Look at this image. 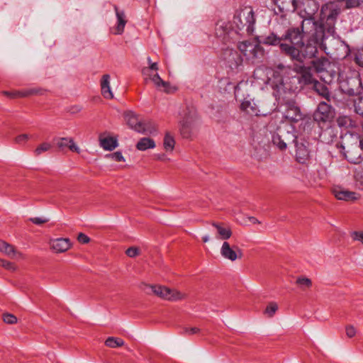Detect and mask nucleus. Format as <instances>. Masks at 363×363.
I'll list each match as a JSON object with an SVG mask.
<instances>
[{"mask_svg": "<svg viewBox=\"0 0 363 363\" xmlns=\"http://www.w3.org/2000/svg\"><path fill=\"white\" fill-rule=\"evenodd\" d=\"M265 45H279L281 51L292 61L303 63L306 60L315 58L318 46L317 40L306 35L300 28H288L284 34L278 35L272 33L263 39Z\"/></svg>", "mask_w": 363, "mask_h": 363, "instance_id": "obj_1", "label": "nucleus"}, {"mask_svg": "<svg viewBox=\"0 0 363 363\" xmlns=\"http://www.w3.org/2000/svg\"><path fill=\"white\" fill-rule=\"evenodd\" d=\"M296 69L295 72L289 66L279 65L273 69L267 83L274 97L285 99L295 94L298 84L301 83L311 86L318 82L313 76L310 67L299 65Z\"/></svg>", "mask_w": 363, "mask_h": 363, "instance_id": "obj_2", "label": "nucleus"}, {"mask_svg": "<svg viewBox=\"0 0 363 363\" xmlns=\"http://www.w3.org/2000/svg\"><path fill=\"white\" fill-rule=\"evenodd\" d=\"M297 9L299 10V15L302 18L300 30L322 45V39L325 36L324 30L313 18L319 10V4L315 0H303L298 1Z\"/></svg>", "mask_w": 363, "mask_h": 363, "instance_id": "obj_3", "label": "nucleus"}, {"mask_svg": "<svg viewBox=\"0 0 363 363\" xmlns=\"http://www.w3.org/2000/svg\"><path fill=\"white\" fill-rule=\"evenodd\" d=\"M256 23L254 11L252 7L240 8L233 16V24L238 32L247 33L252 35L254 31V25Z\"/></svg>", "mask_w": 363, "mask_h": 363, "instance_id": "obj_4", "label": "nucleus"}, {"mask_svg": "<svg viewBox=\"0 0 363 363\" xmlns=\"http://www.w3.org/2000/svg\"><path fill=\"white\" fill-rule=\"evenodd\" d=\"M147 63H149V67L142 69V74L144 76L145 82L150 79L155 84L157 89L168 94L170 93L169 83L162 79L159 74L157 73V71L159 70L157 62H152L150 57H147Z\"/></svg>", "mask_w": 363, "mask_h": 363, "instance_id": "obj_5", "label": "nucleus"}, {"mask_svg": "<svg viewBox=\"0 0 363 363\" xmlns=\"http://www.w3.org/2000/svg\"><path fill=\"white\" fill-rule=\"evenodd\" d=\"M151 290V292L160 298H164L169 301H178L184 299L185 294L180 292L177 289H170L168 287L161 285H146Z\"/></svg>", "mask_w": 363, "mask_h": 363, "instance_id": "obj_6", "label": "nucleus"}, {"mask_svg": "<svg viewBox=\"0 0 363 363\" xmlns=\"http://www.w3.org/2000/svg\"><path fill=\"white\" fill-rule=\"evenodd\" d=\"M278 104L286 105L284 111V117L291 123H297L302 120L303 115L296 102L292 100V96H289L285 99L275 97Z\"/></svg>", "mask_w": 363, "mask_h": 363, "instance_id": "obj_7", "label": "nucleus"}, {"mask_svg": "<svg viewBox=\"0 0 363 363\" xmlns=\"http://www.w3.org/2000/svg\"><path fill=\"white\" fill-rule=\"evenodd\" d=\"M339 15V10L336 9H330L329 13L326 15L325 23H318V26H323L325 36L322 39V44H319L318 48L326 52V46L324 43L325 39L333 35L335 33V23L336 18Z\"/></svg>", "mask_w": 363, "mask_h": 363, "instance_id": "obj_8", "label": "nucleus"}, {"mask_svg": "<svg viewBox=\"0 0 363 363\" xmlns=\"http://www.w3.org/2000/svg\"><path fill=\"white\" fill-rule=\"evenodd\" d=\"M238 48L248 60L259 58L262 57L264 54L263 48L256 42L249 40L240 42Z\"/></svg>", "mask_w": 363, "mask_h": 363, "instance_id": "obj_9", "label": "nucleus"}, {"mask_svg": "<svg viewBox=\"0 0 363 363\" xmlns=\"http://www.w3.org/2000/svg\"><path fill=\"white\" fill-rule=\"evenodd\" d=\"M334 117L332 107L325 102H320L315 111L313 118L318 123H326L330 122Z\"/></svg>", "mask_w": 363, "mask_h": 363, "instance_id": "obj_10", "label": "nucleus"}, {"mask_svg": "<svg viewBox=\"0 0 363 363\" xmlns=\"http://www.w3.org/2000/svg\"><path fill=\"white\" fill-rule=\"evenodd\" d=\"M196 114L194 110L189 111V115H185L184 119L180 121V133L184 138L188 139L191 135V130L194 126Z\"/></svg>", "mask_w": 363, "mask_h": 363, "instance_id": "obj_11", "label": "nucleus"}, {"mask_svg": "<svg viewBox=\"0 0 363 363\" xmlns=\"http://www.w3.org/2000/svg\"><path fill=\"white\" fill-rule=\"evenodd\" d=\"M220 254L224 259L232 262L241 259L242 257V252L239 247L237 246L231 247L226 241L223 243L221 249H220Z\"/></svg>", "mask_w": 363, "mask_h": 363, "instance_id": "obj_12", "label": "nucleus"}, {"mask_svg": "<svg viewBox=\"0 0 363 363\" xmlns=\"http://www.w3.org/2000/svg\"><path fill=\"white\" fill-rule=\"evenodd\" d=\"M240 109L246 112L249 116H263L268 115L269 111H262L258 104L254 100L244 99L240 105Z\"/></svg>", "mask_w": 363, "mask_h": 363, "instance_id": "obj_13", "label": "nucleus"}, {"mask_svg": "<svg viewBox=\"0 0 363 363\" xmlns=\"http://www.w3.org/2000/svg\"><path fill=\"white\" fill-rule=\"evenodd\" d=\"M363 140H360L359 145H355L352 149L345 152V157L350 163L359 164L362 161Z\"/></svg>", "mask_w": 363, "mask_h": 363, "instance_id": "obj_14", "label": "nucleus"}, {"mask_svg": "<svg viewBox=\"0 0 363 363\" xmlns=\"http://www.w3.org/2000/svg\"><path fill=\"white\" fill-rule=\"evenodd\" d=\"M346 86L345 91L346 94L350 96L358 95L363 92L362 82L359 77L350 78L346 82Z\"/></svg>", "mask_w": 363, "mask_h": 363, "instance_id": "obj_15", "label": "nucleus"}, {"mask_svg": "<svg viewBox=\"0 0 363 363\" xmlns=\"http://www.w3.org/2000/svg\"><path fill=\"white\" fill-rule=\"evenodd\" d=\"M276 6L281 16L288 12H293L297 9L298 1L296 0H276Z\"/></svg>", "mask_w": 363, "mask_h": 363, "instance_id": "obj_16", "label": "nucleus"}, {"mask_svg": "<svg viewBox=\"0 0 363 363\" xmlns=\"http://www.w3.org/2000/svg\"><path fill=\"white\" fill-rule=\"evenodd\" d=\"M224 60L228 64V66L232 69L238 67L242 62V58L236 50L227 48L223 52Z\"/></svg>", "mask_w": 363, "mask_h": 363, "instance_id": "obj_17", "label": "nucleus"}, {"mask_svg": "<svg viewBox=\"0 0 363 363\" xmlns=\"http://www.w3.org/2000/svg\"><path fill=\"white\" fill-rule=\"evenodd\" d=\"M0 252L13 259H21L23 257L22 253L16 250L15 247L8 242L0 240Z\"/></svg>", "mask_w": 363, "mask_h": 363, "instance_id": "obj_18", "label": "nucleus"}, {"mask_svg": "<svg viewBox=\"0 0 363 363\" xmlns=\"http://www.w3.org/2000/svg\"><path fill=\"white\" fill-rule=\"evenodd\" d=\"M232 33L233 30L230 28L228 23L223 20H219L215 26V33L219 38H223V40H225Z\"/></svg>", "mask_w": 363, "mask_h": 363, "instance_id": "obj_19", "label": "nucleus"}, {"mask_svg": "<svg viewBox=\"0 0 363 363\" xmlns=\"http://www.w3.org/2000/svg\"><path fill=\"white\" fill-rule=\"evenodd\" d=\"M125 120L128 126L135 132L141 131L140 128L142 125L143 121L138 119L135 113L131 111H128L125 113Z\"/></svg>", "mask_w": 363, "mask_h": 363, "instance_id": "obj_20", "label": "nucleus"}, {"mask_svg": "<svg viewBox=\"0 0 363 363\" xmlns=\"http://www.w3.org/2000/svg\"><path fill=\"white\" fill-rule=\"evenodd\" d=\"M212 225L217 230L216 238L222 240H228L233 235L230 227L225 226L222 223H212Z\"/></svg>", "mask_w": 363, "mask_h": 363, "instance_id": "obj_21", "label": "nucleus"}, {"mask_svg": "<svg viewBox=\"0 0 363 363\" xmlns=\"http://www.w3.org/2000/svg\"><path fill=\"white\" fill-rule=\"evenodd\" d=\"M111 76L106 74L102 76L101 80V94L103 97L111 99L113 98V94L111 89Z\"/></svg>", "mask_w": 363, "mask_h": 363, "instance_id": "obj_22", "label": "nucleus"}, {"mask_svg": "<svg viewBox=\"0 0 363 363\" xmlns=\"http://www.w3.org/2000/svg\"><path fill=\"white\" fill-rule=\"evenodd\" d=\"M310 157V152L308 148L303 143L296 144V161L301 164H305Z\"/></svg>", "mask_w": 363, "mask_h": 363, "instance_id": "obj_23", "label": "nucleus"}, {"mask_svg": "<svg viewBox=\"0 0 363 363\" xmlns=\"http://www.w3.org/2000/svg\"><path fill=\"white\" fill-rule=\"evenodd\" d=\"M116 11V16L117 18V26L116 28V34L121 35L123 32V29L125 28V24L127 23L126 16L125 11L118 9V8L115 6L113 7Z\"/></svg>", "mask_w": 363, "mask_h": 363, "instance_id": "obj_24", "label": "nucleus"}, {"mask_svg": "<svg viewBox=\"0 0 363 363\" xmlns=\"http://www.w3.org/2000/svg\"><path fill=\"white\" fill-rule=\"evenodd\" d=\"M51 247L55 252H65L70 247L69 239L58 238L51 242Z\"/></svg>", "mask_w": 363, "mask_h": 363, "instance_id": "obj_25", "label": "nucleus"}, {"mask_svg": "<svg viewBox=\"0 0 363 363\" xmlns=\"http://www.w3.org/2000/svg\"><path fill=\"white\" fill-rule=\"evenodd\" d=\"M335 137V134L334 133V129L329 125H328L325 128H321L319 138L322 143L330 144L333 140H334Z\"/></svg>", "mask_w": 363, "mask_h": 363, "instance_id": "obj_26", "label": "nucleus"}, {"mask_svg": "<svg viewBox=\"0 0 363 363\" xmlns=\"http://www.w3.org/2000/svg\"><path fill=\"white\" fill-rule=\"evenodd\" d=\"M56 144L57 147L61 150L69 147L72 152H79V147L74 143L72 139L61 138L57 140Z\"/></svg>", "mask_w": 363, "mask_h": 363, "instance_id": "obj_27", "label": "nucleus"}, {"mask_svg": "<svg viewBox=\"0 0 363 363\" xmlns=\"http://www.w3.org/2000/svg\"><path fill=\"white\" fill-rule=\"evenodd\" d=\"M140 129L141 131H137V133L145 135H155L157 132L155 123L151 121H143Z\"/></svg>", "mask_w": 363, "mask_h": 363, "instance_id": "obj_28", "label": "nucleus"}, {"mask_svg": "<svg viewBox=\"0 0 363 363\" xmlns=\"http://www.w3.org/2000/svg\"><path fill=\"white\" fill-rule=\"evenodd\" d=\"M334 194L336 199L346 201H354L358 198L354 192L347 190L336 189L334 191Z\"/></svg>", "mask_w": 363, "mask_h": 363, "instance_id": "obj_29", "label": "nucleus"}, {"mask_svg": "<svg viewBox=\"0 0 363 363\" xmlns=\"http://www.w3.org/2000/svg\"><path fill=\"white\" fill-rule=\"evenodd\" d=\"M312 88L315 89L318 94L323 97L328 101H330V94L328 88L320 82H315L311 84Z\"/></svg>", "mask_w": 363, "mask_h": 363, "instance_id": "obj_30", "label": "nucleus"}, {"mask_svg": "<svg viewBox=\"0 0 363 363\" xmlns=\"http://www.w3.org/2000/svg\"><path fill=\"white\" fill-rule=\"evenodd\" d=\"M312 66H313L317 73H320L326 69V67L329 66V60L325 57H320L311 62Z\"/></svg>", "mask_w": 363, "mask_h": 363, "instance_id": "obj_31", "label": "nucleus"}, {"mask_svg": "<svg viewBox=\"0 0 363 363\" xmlns=\"http://www.w3.org/2000/svg\"><path fill=\"white\" fill-rule=\"evenodd\" d=\"M1 94L8 96L10 99L22 98L29 96L30 94H35L36 91L35 89H28L24 91H3Z\"/></svg>", "mask_w": 363, "mask_h": 363, "instance_id": "obj_32", "label": "nucleus"}, {"mask_svg": "<svg viewBox=\"0 0 363 363\" xmlns=\"http://www.w3.org/2000/svg\"><path fill=\"white\" fill-rule=\"evenodd\" d=\"M137 150L140 151H145L147 149L155 148V140L150 138H143L138 141L135 145Z\"/></svg>", "mask_w": 363, "mask_h": 363, "instance_id": "obj_33", "label": "nucleus"}, {"mask_svg": "<svg viewBox=\"0 0 363 363\" xmlns=\"http://www.w3.org/2000/svg\"><path fill=\"white\" fill-rule=\"evenodd\" d=\"M100 145L104 150L111 151L117 147V140L112 137L100 138Z\"/></svg>", "mask_w": 363, "mask_h": 363, "instance_id": "obj_34", "label": "nucleus"}, {"mask_svg": "<svg viewBox=\"0 0 363 363\" xmlns=\"http://www.w3.org/2000/svg\"><path fill=\"white\" fill-rule=\"evenodd\" d=\"M282 136L281 131L274 133L272 136V142L281 150H285L286 149V143L285 140L282 138Z\"/></svg>", "mask_w": 363, "mask_h": 363, "instance_id": "obj_35", "label": "nucleus"}, {"mask_svg": "<svg viewBox=\"0 0 363 363\" xmlns=\"http://www.w3.org/2000/svg\"><path fill=\"white\" fill-rule=\"evenodd\" d=\"M337 124L340 128H353L356 126L355 121L348 116H339Z\"/></svg>", "mask_w": 363, "mask_h": 363, "instance_id": "obj_36", "label": "nucleus"}, {"mask_svg": "<svg viewBox=\"0 0 363 363\" xmlns=\"http://www.w3.org/2000/svg\"><path fill=\"white\" fill-rule=\"evenodd\" d=\"M175 140L169 132L165 133L164 138V148L166 151H172L174 148Z\"/></svg>", "mask_w": 363, "mask_h": 363, "instance_id": "obj_37", "label": "nucleus"}, {"mask_svg": "<svg viewBox=\"0 0 363 363\" xmlns=\"http://www.w3.org/2000/svg\"><path fill=\"white\" fill-rule=\"evenodd\" d=\"M105 344L108 347L117 348L123 346L125 342L121 338L110 337L106 339Z\"/></svg>", "mask_w": 363, "mask_h": 363, "instance_id": "obj_38", "label": "nucleus"}, {"mask_svg": "<svg viewBox=\"0 0 363 363\" xmlns=\"http://www.w3.org/2000/svg\"><path fill=\"white\" fill-rule=\"evenodd\" d=\"M296 283V284L299 285L302 290H305L311 286V279L304 277H298Z\"/></svg>", "mask_w": 363, "mask_h": 363, "instance_id": "obj_39", "label": "nucleus"}, {"mask_svg": "<svg viewBox=\"0 0 363 363\" xmlns=\"http://www.w3.org/2000/svg\"><path fill=\"white\" fill-rule=\"evenodd\" d=\"M50 148H52V145L48 143H41L38 146L37 148L35 149L34 153L35 156H39L42 153L48 151Z\"/></svg>", "mask_w": 363, "mask_h": 363, "instance_id": "obj_40", "label": "nucleus"}, {"mask_svg": "<svg viewBox=\"0 0 363 363\" xmlns=\"http://www.w3.org/2000/svg\"><path fill=\"white\" fill-rule=\"evenodd\" d=\"M277 309V304L274 302H271L269 305L267 306V308L265 309V311H264V313H265L269 318H272L274 315V314L276 313Z\"/></svg>", "mask_w": 363, "mask_h": 363, "instance_id": "obj_41", "label": "nucleus"}, {"mask_svg": "<svg viewBox=\"0 0 363 363\" xmlns=\"http://www.w3.org/2000/svg\"><path fill=\"white\" fill-rule=\"evenodd\" d=\"M354 60L358 66L363 67V47L357 50L354 52Z\"/></svg>", "mask_w": 363, "mask_h": 363, "instance_id": "obj_42", "label": "nucleus"}, {"mask_svg": "<svg viewBox=\"0 0 363 363\" xmlns=\"http://www.w3.org/2000/svg\"><path fill=\"white\" fill-rule=\"evenodd\" d=\"M354 111L359 116H363V98L356 100L354 104Z\"/></svg>", "mask_w": 363, "mask_h": 363, "instance_id": "obj_43", "label": "nucleus"}, {"mask_svg": "<svg viewBox=\"0 0 363 363\" xmlns=\"http://www.w3.org/2000/svg\"><path fill=\"white\" fill-rule=\"evenodd\" d=\"M106 157L111 158L113 161L121 162L125 161L121 152H115L113 153L107 154Z\"/></svg>", "mask_w": 363, "mask_h": 363, "instance_id": "obj_44", "label": "nucleus"}, {"mask_svg": "<svg viewBox=\"0 0 363 363\" xmlns=\"http://www.w3.org/2000/svg\"><path fill=\"white\" fill-rule=\"evenodd\" d=\"M4 322L8 324H13L18 321V318L13 314L4 313L3 315Z\"/></svg>", "mask_w": 363, "mask_h": 363, "instance_id": "obj_45", "label": "nucleus"}, {"mask_svg": "<svg viewBox=\"0 0 363 363\" xmlns=\"http://www.w3.org/2000/svg\"><path fill=\"white\" fill-rule=\"evenodd\" d=\"M0 266L10 271H14L16 269L14 264L6 259H0Z\"/></svg>", "mask_w": 363, "mask_h": 363, "instance_id": "obj_46", "label": "nucleus"}, {"mask_svg": "<svg viewBox=\"0 0 363 363\" xmlns=\"http://www.w3.org/2000/svg\"><path fill=\"white\" fill-rule=\"evenodd\" d=\"M29 220L31 221L33 223L35 224V225H40L43 223H46L48 222L49 219L48 218H43V217H35V218H29Z\"/></svg>", "mask_w": 363, "mask_h": 363, "instance_id": "obj_47", "label": "nucleus"}, {"mask_svg": "<svg viewBox=\"0 0 363 363\" xmlns=\"http://www.w3.org/2000/svg\"><path fill=\"white\" fill-rule=\"evenodd\" d=\"M345 2L346 8H356L359 5V0H339Z\"/></svg>", "mask_w": 363, "mask_h": 363, "instance_id": "obj_48", "label": "nucleus"}, {"mask_svg": "<svg viewBox=\"0 0 363 363\" xmlns=\"http://www.w3.org/2000/svg\"><path fill=\"white\" fill-rule=\"evenodd\" d=\"M351 237H352L353 240H358L363 244L362 231H353L351 233Z\"/></svg>", "mask_w": 363, "mask_h": 363, "instance_id": "obj_49", "label": "nucleus"}, {"mask_svg": "<svg viewBox=\"0 0 363 363\" xmlns=\"http://www.w3.org/2000/svg\"><path fill=\"white\" fill-rule=\"evenodd\" d=\"M199 331H200V330L197 327L185 328L184 329L183 333L184 335H194L196 333H198Z\"/></svg>", "mask_w": 363, "mask_h": 363, "instance_id": "obj_50", "label": "nucleus"}, {"mask_svg": "<svg viewBox=\"0 0 363 363\" xmlns=\"http://www.w3.org/2000/svg\"><path fill=\"white\" fill-rule=\"evenodd\" d=\"M126 255L130 257H135L138 255V248L135 247H131L126 250L125 251Z\"/></svg>", "mask_w": 363, "mask_h": 363, "instance_id": "obj_51", "label": "nucleus"}, {"mask_svg": "<svg viewBox=\"0 0 363 363\" xmlns=\"http://www.w3.org/2000/svg\"><path fill=\"white\" fill-rule=\"evenodd\" d=\"M77 240L79 243L87 244L89 242V238L85 234L81 233L77 236Z\"/></svg>", "mask_w": 363, "mask_h": 363, "instance_id": "obj_52", "label": "nucleus"}, {"mask_svg": "<svg viewBox=\"0 0 363 363\" xmlns=\"http://www.w3.org/2000/svg\"><path fill=\"white\" fill-rule=\"evenodd\" d=\"M29 139V135L27 134L20 135L15 138V142L18 144L23 143Z\"/></svg>", "mask_w": 363, "mask_h": 363, "instance_id": "obj_53", "label": "nucleus"}, {"mask_svg": "<svg viewBox=\"0 0 363 363\" xmlns=\"http://www.w3.org/2000/svg\"><path fill=\"white\" fill-rule=\"evenodd\" d=\"M345 331L346 335H347L349 337H353L356 334V330L354 328L350 325L346 327Z\"/></svg>", "mask_w": 363, "mask_h": 363, "instance_id": "obj_54", "label": "nucleus"}, {"mask_svg": "<svg viewBox=\"0 0 363 363\" xmlns=\"http://www.w3.org/2000/svg\"><path fill=\"white\" fill-rule=\"evenodd\" d=\"M202 240L204 243L208 242L209 240V236L208 235L203 236L202 238Z\"/></svg>", "mask_w": 363, "mask_h": 363, "instance_id": "obj_55", "label": "nucleus"}, {"mask_svg": "<svg viewBox=\"0 0 363 363\" xmlns=\"http://www.w3.org/2000/svg\"><path fill=\"white\" fill-rule=\"evenodd\" d=\"M250 219H251V220H252V223H258V220H257V218H251Z\"/></svg>", "mask_w": 363, "mask_h": 363, "instance_id": "obj_56", "label": "nucleus"}, {"mask_svg": "<svg viewBox=\"0 0 363 363\" xmlns=\"http://www.w3.org/2000/svg\"><path fill=\"white\" fill-rule=\"evenodd\" d=\"M323 11V13H325V16H326L327 14H325V11Z\"/></svg>", "mask_w": 363, "mask_h": 363, "instance_id": "obj_57", "label": "nucleus"}]
</instances>
